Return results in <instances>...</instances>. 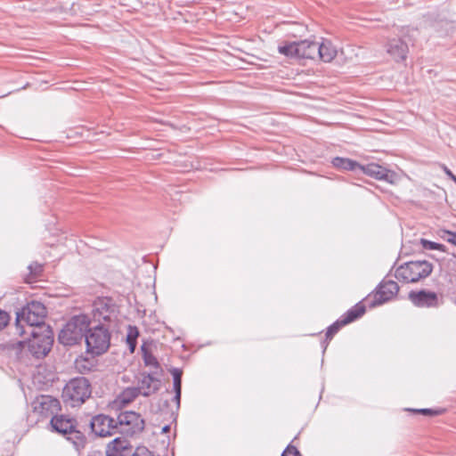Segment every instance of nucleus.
I'll return each mask as SVG.
<instances>
[{"instance_id": "1", "label": "nucleus", "mask_w": 456, "mask_h": 456, "mask_svg": "<svg viewBox=\"0 0 456 456\" xmlns=\"http://www.w3.org/2000/svg\"><path fill=\"white\" fill-rule=\"evenodd\" d=\"M50 425L53 430L63 436L76 450L84 449L87 444L85 434L86 427L79 424L76 419L65 414H55L51 418Z\"/></svg>"}, {"instance_id": "2", "label": "nucleus", "mask_w": 456, "mask_h": 456, "mask_svg": "<svg viewBox=\"0 0 456 456\" xmlns=\"http://www.w3.org/2000/svg\"><path fill=\"white\" fill-rule=\"evenodd\" d=\"M45 306L40 302L31 301L16 314L15 334L22 336L28 333L24 324L29 330L47 326L45 322Z\"/></svg>"}, {"instance_id": "3", "label": "nucleus", "mask_w": 456, "mask_h": 456, "mask_svg": "<svg viewBox=\"0 0 456 456\" xmlns=\"http://www.w3.org/2000/svg\"><path fill=\"white\" fill-rule=\"evenodd\" d=\"M31 338L26 341H19L17 346L21 351L27 348L34 357L39 359L45 357L51 350L53 343V332L50 326H43L39 330H28Z\"/></svg>"}, {"instance_id": "4", "label": "nucleus", "mask_w": 456, "mask_h": 456, "mask_svg": "<svg viewBox=\"0 0 456 456\" xmlns=\"http://www.w3.org/2000/svg\"><path fill=\"white\" fill-rule=\"evenodd\" d=\"M90 319L86 314L72 316L61 330L58 339L64 346H74L85 339Z\"/></svg>"}, {"instance_id": "5", "label": "nucleus", "mask_w": 456, "mask_h": 456, "mask_svg": "<svg viewBox=\"0 0 456 456\" xmlns=\"http://www.w3.org/2000/svg\"><path fill=\"white\" fill-rule=\"evenodd\" d=\"M91 384L84 377L70 379L63 387L61 398L65 404L77 407L83 404L91 395Z\"/></svg>"}, {"instance_id": "6", "label": "nucleus", "mask_w": 456, "mask_h": 456, "mask_svg": "<svg viewBox=\"0 0 456 456\" xmlns=\"http://www.w3.org/2000/svg\"><path fill=\"white\" fill-rule=\"evenodd\" d=\"M433 265L426 260L410 261L400 265L396 270L395 278L403 282L413 283L431 274Z\"/></svg>"}, {"instance_id": "7", "label": "nucleus", "mask_w": 456, "mask_h": 456, "mask_svg": "<svg viewBox=\"0 0 456 456\" xmlns=\"http://www.w3.org/2000/svg\"><path fill=\"white\" fill-rule=\"evenodd\" d=\"M88 353L100 355L106 352L110 344V333L103 324H98L89 329L85 338Z\"/></svg>"}, {"instance_id": "8", "label": "nucleus", "mask_w": 456, "mask_h": 456, "mask_svg": "<svg viewBox=\"0 0 456 456\" xmlns=\"http://www.w3.org/2000/svg\"><path fill=\"white\" fill-rule=\"evenodd\" d=\"M117 433L126 436L141 434L145 427L143 418L135 411H121L116 419Z\"/></svg>"}, {"instance_id": "9", "label": "nucleus", "mask_w": 456, "mask_h": 456, "mask_svg": "<svg viewBox=\"0 0 456 456\" xmlns=\"http://www.w3.org/2000/svg\"><path fill=\"white\" fill-rule=\"evenodd\" d=\"M119 313V307L115 300L110 297H97L92 305V315L95 322L115 321Z\"/></svg>"}, {"instance_id": "10", "label": "nucleus", "mask_w": 456, "mask_h": 456, "mask_svg": "<svg viewBox=\"0 0 456 456\" xmlns=\"http://www.w3.org/2000/svg\"><path fill=\"white\" fill-rule=\"evenodd\" d=\"M87 426L91 433L99 437H107L117 434L116 419L105 414L93 416Z\"/></svg>"}, {"instance_id": "11", "label": "nucleus", "mask_w": 456, "mask_h": 456, "mask_svg": "<svg viewBox=\"0 0 456 456\" xmlns=\"http://www.w3.org/2000/svg\"><path fill=\"white\" fill-rule=\"evenodd\" d=\"M399 291L398 284L394 281H382L375 293L374 301L370 304L371 307L382 305L390 300Z\"/></svg>"}, {"instance_id": "12", "label": "nucleus", "mask_w": 456, "mask_h": 456, "mask_svg": "<svg viewBox=\"0 0 456 456\" xmlns=\"http://www.w3.org/2000/svg\"><path fill=\"white\" fill-rule=\"evenodd\" d=\"M60 409V401L51 395H40L34 402V411L45 417L58 414Z\"/></svg>"}, {"instance_id": "13", "label": "nucleus", "mask_w": 456, "mask_h": 456, "mask_svg": "<svg viewBox=\"0 0 456 456\" xmlns=\"http://www.w3.org/2000/svg\"><path fill=\"white\" fill-rule=\"evenodd\" d=\"M359 172L390 183H393L395 178V172L375 163H370L365 166L361 165Z\"/></svg>"}, {"instance_id": "14", "label": "nucleus", "mask_w": 456, "mask_h": 456, "mask_svg": "<svg viewBox=\"0 0 456 456\" xmlns=\"http://www.w3.org/2000/svg\"><path fill=\"white\" fill-rule=\"evenodd\" d=\"M409 299L418 307H436L438 305L437 294L425 289L419 291L411 290L409 293Z\"/></svg>"}, {"instance_id": "15", "label": "nucleus", "mask_w": 456, "mask_h": 456, "mask_svg": "<svg viewBox=\"0 0 456 456\" xmlns=\"http://www.w3.org/2000/svg\"><path fill=\"white\" fill-rule=\"evenodd\" d=\"M160 379L155 378L153 373H142L136 387L140 390L142 395L148 397L155 394L160 388Z\"/></svg>"}, {"instance_id": "16", "label": "nucleus", "mask_w": 456, "mask_h": 456, "mask_svg": "<svg viewBox=\"0 0 456 456\" xmlns=\"http://www.w3.org/2000/svg\"><path fill=\"white\" fill-rule=\"evenodd\" d=\"M133 451L130 442L125 437H116L106 446V456H128Z\"/></svg>"}, {"instance_id": "17", "label": "nucleus", "mask_w": 456, "mask_h": 456, "mask_svg": "<svg viewBox=\"0 0 456 456\" xmlns=\"http://www.w3.org/2000/svg\"><path fill=\"white\" fill-rule=\"evenodd\" d=\"M387 52L396 61H404L408 53V45L401 38H393L388 41Z\"/></svg>"}, {"instance_id": "18", "label": "nucleus", "mask_w": 456, "mask_h": 456, "mask_svg": "<svg viewBox=\"0 0 456 456\" xmlns=\"http://www.w3.org/2000/svg\"><path fill=\"white\" fill-rule=\"evenodd\" d=\"M317 42L302 40L297 42V59L315 60L317 58Z\"/></svg>"}, {"instance_id": "19", "label": "nucleus", "mask_w": 456, "mask_h": 456, "mask_svg": "<svg viewBox=\"0 0 456 456\" xmlns=\"http://www.w3.org/2000/svg\"><path fill=\"white\" fill-rule=\"evenodd\" d=\"M317 58L324 62H330L337 55V49L330 40L317 42Z\"/></svg>"}, {"instance_id": "20", "label": "nucleus", "mask_w": 456, "mask_h": 456, "mask_svg": "<svg viewBox=\"0 0 456 456\" xmlns=\"http://www.w3.org/2000/svg\"><path fill=\"white\" fill-rule=\"evenodd\" d=\"M171 374L173 376V387L175 392L173 400L176 404V411H178L181 403L183 370L178 368H174L171 370Z\"/></svg>"}, {"instance_id": "21", "label": "nucleus", "mask_w": 456, "mask_h": 456, "mask_svg": "<svg viewBox=\"0 0 456 456\" xmlns=\"http://www.w3.org/2000/svg\"><path fill=\"white\" fill-rule=\"evenodd\" d=\"M331 163L336 168L341 170L359 172L361 167L360 163L347 158L336 157L332 159Z\"/></svg>"}, {"instance_id": "22", "label": "nucleus", "mask_w": 456, "mask_h": 456, "mask_svg": "<svg viewBox=\"0 0 456 456\" xmlns=\"http://www.w3.org/2000/svg\"><path fill=\"white\" fill-rule=\"evenodd\" d=\"M365 311V305H362L361 303L356 304L354 306H353L346 313L345 316L341 318V323L346 325L355 321L356 319L363 315Z\"/></svg>"}, {"instance_id": "23", "label": "nucleus", "mask_w": 456, "mask_h": 456, "mask_svg": "<svg viewBox=\"0 0 456 456\" xmlns=\"http://www.w3.org/2000/svg\"><path fill=\"white\" fill-rule=\"evenodd\" d=\"M140 395L141 393L137 387H129L121 392L119 400L122 403L127 404L132 403Z\"/></svg>"}, {"instance_id": "24", "label": "nucleus", "mask_w": 456, "mask_h": 456, "mask_svg": "<svg viewBox=\"0 0 456 456\" xmlns=\"http://www.w3.org/2000/svg\"><path fill=\"white\" fill-rule=\"evenodd\" d=\"M278 52L286 57L297 59V42L281 45L278 46Z\"/></svg>"}, {"instance_id": "25", "label": "nucleus", "mask_w": 456, "mask_h": 456, "mask_svg": "<svg viewBox=\"0 0 456 456\" xmlns=\"http://www.w3.org/2000/svg\"><path fill=\"white\" fill-rule=\"evenodd\" d=\"M139 336V330L135 326H128L126 334V343L129 346L130 351L133 353L137 344V338Z\"/></svg>"}, {"instance_id": "26", "label": "nucleus", "mask_w": 456, "mask_h": 456, "mask_svg": "<svg viewBox=\"0 0 456 456\" xmlns=\"http://www.w3.org/2000/svg\"><path fill=\"white\" fill-rule=\"evenodd\" d=\"M142 358H143L144 364L146 366H150V367H153L155 369H159V363L157 358L152 354V353H151L147 349L145 345L142 346Z\"/></svg>"}, {"instance_id": "27", "label": "nucleus", "mask_w": 456, "mask_h": 456, "mask_svg": "<svg viewBox=\"0 0 456 456\" xmlns=\"http://www.w3.org/2000/svg\"><path fill=\"white\" fill-rule=\"evenodd\" d=\"M421 245L423 246L424 248L426 249H429V250H444V246L443 244H440V243H436V242H434V241H430L428 240H426V239H421Z\"/></svg>"}, {"instance_id": "28", "label": "nucleus", "mask_w": 456, "mask_h": 456, "mask_svg": "<svg viewBox=\"0 0 456 456\" xmlns=\"http://www.w3.org/2000/svg\"><path fill=\"white\" fill-rule=\"evenodd\" d=\"M411 411L413 412L420 413V414L426 415V416H437V415L442 414L444 411V410H442V409L434 410V409H428V408L415 409V410H411Z\"/></svg>"}, {"instance_id": "29", "label": "nucleus", "mask_w": 456, "mask_h": 456, "mask_svg": "<svg viewBox=\"0 0 456 456\" xmlns=\"http://www.w3.org/2000/svg\"><path fill=\"white\" fill-rule=\"evenodd\" d=\"M345 324L341 323V319L331 324L326 332V338H331L340 329L341 326H344Z\"/></svg>"}, {"instance_id": "30", "label": "nucleus", "mask_w": 456, "mask_h": 456, "mask_svg": "<svg viewBox=\"0 0 456 456\" xmlns=\"http://www.w3.org/2000/svg\"><path fill=\"white\" fill-rule=\"evenodd\" d=\"M281 456H302L299 451L293 445L289 444Z\"/></svg>"}, {"instance_id": "31", "label": "nucleus", "mask_w": 456, "mask_h": 456, "mask_svg": "<svg viewBox=\"0 0 456 456\" xmlns=\"http://www.w3.org/2000/svg\"><path fill=\"white\" fill-rule=\"evenodd\" d=\"M444 238L450 243L456 245V232L444 231Z\"/></svg>"}, {"instance_id": "32", "label": "nucleus", "mask_w": 456, "mask_h": 456, "mask_svg": "<svg viewBox=\"0 0 456 456\" xmlns=\"http://www.w3.org/2000/svg\"><path fill=\"white\" fill-rule=\"evenodd\" d=\"M9 316L6 312L0 310V330L8 323Z\"/></svg>"}, {"instance_id": "33", "label": "nucleus", "mask_w": 456, "mask_h": 456, "mask_svg": "<svg viewBox=\"0 0 456 456\" xmlns=\"http://www.w3.org/2000/svg\"><path fill=\"white\" fill-rule=\"evenodd\" d=\"M86 361H77L76 362V368L80 371L83 372L84 370H90V368H87L86 365Z\"/></svg>"}, {"instance_id": "34", "label": "nucleus", "mask_w": 456, "mask_h": 456, "mask_svg": "<svg viewBox=\"0 0 456 456\" xmlns=\"http://www.w3.org/2000/svg\"><path fill=\"white\" fill-rule=\"evenodd\" d=\"M28 269L30 270L31 273L37 274L42 271V265L36 263L35 265H29Z\"/></svg>"}, {"instance_id": "35", "label": "nucleus", "mask_w": 456, "mask_h": 456, "mask_svg": "<svg viewBox=\"0 0 456 456\" xmlns=\"http://www.w3.org/2000/svg\"><path fill=\"white\" fill-rule=\"evenodd\" d=\"M446 175L451 177L456 183V176L447 167L444 168Z\"/></svg>"}, {"instance_id": "36", "label": "nucleus", "mask_w": 456, "mask_h": 456, "mask_svg": "<svg viewBox=\"0 0 456 456\" xmlns=\"http://www.w3.org/2000/svg\"><path fill=\"white\" fill-rule=\"evenodd\" d=\"M170 430V427L168 425H166L162 428V433H167Z\"/></svg>"}]
</instances>
